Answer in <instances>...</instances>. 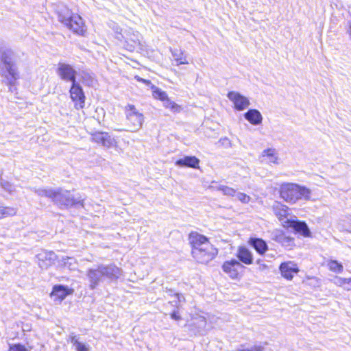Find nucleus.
I'll return each instance as SVG.
<instances>
[{"instance_id": "nucleus-1", "label": "nucleus", "mask_w": 351, "mask_h": 351, "mask_svg": "<svg viewBox=\"0 0 351 351\" xmlns=\"http://www.w3.org/2000/svg\"><path fill=\"white\" fill-rule=\"evenodd\" d=\"M0 76L2 82L9 86L10 89L20 77L16 55L12 49L7 47H0Z\"/></svg>"}, {"instance_id": "nucleus-2", "label": "nucleus", "mask_w": 351, "mask_h": 351, "mask_svg": "<svg viewBox=\"0 0 351 351\" xmlns=\"http://www.w3.org/2000/svg\"><path fill=\"white\" fill-rule=\"evenodd\" d=\"M121 276V269L114 264L99 265L97 268L86 271V278L89 288L95 289L105 279L110 282L117 280Z\"/></svg>"}, {"instance_id": "nucleus-3", "label": "nucleus", "mask_w": 351, "mask_h": 351, "mask_svg": "<svg viewBox=\"0 0 351 351\" xmlns=\"http://www.w3.org/2000/svg\"><path fill=\"white\" fill-rule=\"evenodd\" d=\"M34 192L39 196L47 197L60 208L71 206H84V199L75 197L70 191L62 189H36Z\"/></svg>"}, {"instance_id": "nucleus-4", "label": "nucleus", "mask_w": 351, "mask_h": 351, "mask_svg": "<svg viewBox=\"0 0 351 351\" xmlns=\"http://www.w3.org/2000/svg\"><path fill=\"white\" fill-rule=\"evenodd\" d=\"M280 194L287 202L295 203L298 199H308L311 191L306 187L296 184L287 183L281 185Z\"/></svg>"}, {"instance_id": "nucleus-5", "label": "nucleus", "mask_w": 351, "mask_h": 351, "mask_svg": "<svg viewBox=\"0 0 351 351\" xmlns=\"http://www.w3.org/2000/svg\"><path fill=\"white\" fill-rule=\"evenodd\" d=\"M58 20L77 34L84 35L86 32L82 17L77 14H73L67 8H63L58 12Z\"/></svg>"}, {"instance_id": "nucleus-6", "label": "nucleus", "mask_w": 351, "mask_h": 351, "mask_svg": "<svg viewBox=\"0 0 351 351\" xmlns=\"http://www.w3.org/2000/svg\"><path fill=\"white\" fill-rule=\"evenodd\" d=\"M199 249L191 250L193 257L199 263L206 264L212 261L217 254L218 250L212 244Z\"/></svg>"}, {"instance_id": "nucleus-7", "label": "nucleus", "mask_w": 351, "mask_h": 351, "mask_svg": "<svg viewBox=\"0 0 351 351\" xmlns=\"http://www.w3.org/2000/svg\"><path fill=\"white\" fill-rule=\"evenodd\" d=\"M125 113L126 118L131 127L132 131L138 130L144 121V117L140 113L133 104H128L125 108Z\"/></svg>"}, {"instance_id": "nucleus-8", "label": "nucleus", "mask_w": 351, "mask_h": 351, "mask_svg": "<svg viewBox=\"0 0 351 351\" xmlns=\"http://www.w3.org/2000/svg\"><path fill=\"white\" fill-rule=\"evenodd\" d=\"M57 74L64 82L73 83V82L77 81V71L69 64L59 62Z\"/></svg>"}, {"instance_id": "nucleus-9", "label": "nucleus", "mask_w": 351, "mask_h": 351, "mask_svg": "<svg viewBox=\"0 0 351 351\" xmlns=\"http://www.w3.org/2000/svg\"><path fill=\"white\" fill-rule=\"evenodd\" d=\"M141 35L138 32L128 28L124 30L125 47L130 51H134L141 45Z\"/></svg>"}, {"instance_id": "nucleus-10", "label": "nucleus", "mask_w": 351, "mask_h": 351, "mask_svg": "<svg viewBox=\"0 0 351 351\" xmlns=\"http://www.w3.org/2000/svg\"><path fill=\"white\" fill-rule=\"evenodd\" d=\"M70 97L75 103L77 109L83 108L85 104V95L82 86L79 82H73L69 90Z\"/></svg>"}, {"instance_id": "nucleus-11", "label": "nucleus", "mask_w": 351, "mask_h": 351, "mask_svg": "<svg viewBox=\"0 0 351 351\" xmlns=\"http://www.w3.org/2000/svg\"><path fill=\"white\" fill-rule=\"evenodd\" d=\"M227 96L228 98L234 104V108L239 111L245 110L250 104L248 98L238 92H229Z\"/></svg>"}, {"instance_id": "nucleus-12", "label": "nucleus", "mask_w": 351, "mask_h": 351, "mask_svg": "<svg viewBox=\"0 0 351 351\" xmlns=\"http://www.w3.org/2000/svg\"><path fill=\"white\" fill-rule=\"evenodd\" d=\"M92 141L107 148L114 147L116 144L114 137L104 132H95L92 134Z\"/></svg>"}, {"instance_id": "nucleus-13", "label": "nucleus", "mask_w": 351, "mask_h": 351, "mask_svg": "<svg viewBox=\"0 0 351 351\" xmlns=\"http://www.w3.org/2000/svg\"><path fill=\"white\" fill-rule=\"evenodd\" d=\"M272 208L274 213L282 223H283L284 226H287L289 220L292 219V217L289 216V208L279 202H275Z\"/></svg>"}, {"instance_id": "nucleus-14", "label": "nucleus", "mask_w": 351, "mask_h": 351, "mask_svg": "<svg viewBox=\"0 0 351 351\" xmlns=\"http://www.w3.org/2000/svg\"><path fill=\"white\" fill-rule=\"evenodd\" d=\"M242 268H243V266L236 259L226 261L222 265L223 271L233 279L237 278L239 270Z\"/></svg>"}, {"instance_id": "nucleus-15", "label": "nucleus", "mask_w": 351, "mask_h": 351, "mask_svg": "<svg viewBox=\"0 0 351 351\" xmlns=\"http://www.w3.org/2000/svg\"><path fill=\"white\" fill-rule=\"evenodd\" d=\"M189 241L192 247L191 250L202 248L206 246V244H211L206 237L196 232L189 234Z\"/></svg>"}, {"instance_id": "nucleus-16", "label": "nucleus", "mask_w": 351, "mask_h": 351, "mask_svg": "<svg viewBox=\"0 0 351 351\" xmlns=\"http://www.w3.org/2000/svg\"><path fill=\"white\" fill-rule=\"evenodd\" d=\"M72 293L73 290L69 289L67 286L57 285L53 287L51 298H53L54 301L61 302L67 295L72 294Z\"/></svg>"}, {"instance_id": "nucleus-17", "label": "nucleus", "mask_w": 351, "mask_h": 351, "mask_svg": "<svg viewBox=\"0 0 351 351\" xmlns=\"http://www.w3.org/2000/svg\"><path fill=\"white\" fill-rule=\"evenodd\" d=\"M279 269L282 276L287 280H291L294 274L299 271L297 265L291 261L281 263Z\"/></svg>"}, {"instance_id": "nucleus-18", "label": "nucleus", "mask_w": 351, "mask_h": 351, "mask_svg": "<svg viewBox=\"0 0 351 351\" xmlns=\"http://www.w3.org/2000/svg\"><path fill=\"white\" fill-rule=\"evenodd\" d=\"M286 226L293 228L296 232L300 233L305 237H309L311 234L310 230L304 221L292 218L291 220H289L288 225Z\"/></svg>"}, {"instance_id": "nucleus-19", "label": "nucleus", "mask_w": 351, "mask_h": 351, "mask_svg": "<svg viewBox=\"0 0 351 351\" xmlns=\"http://www.w3.org/2000/svg\"><path fill=\"white\" fill-rule=\"evenodd\" d=\"M273 239L288 250H291L294 245V239L279 230L273 233Z\"/></svg>"}, {"instance_id": "nucleus-20", "label": "nucleus", "mask_w": 351, "mask_h": 351, "mask_svg": "<svg viewBox=\"0 0 351 351\" xmlns=\"http://www.w3.org/2000/svg\"><path fill=\"white\" fill-rule=\"evenodd\" d=\"M189 327L194 335H204L206 332V321L203 317H197Z\"/></svg>"}, {"instance_id": "nucleus-21", "label": "nucleus", "mask_w": 351, "mask_h": 351, "mask_svg": "<svg viewBox=\"0 0 351 351\" xmlns=\"http://www.w3.org/2000/svg\"><path fill=\"white\" fill-rule=\"evenodd\" d=\"M40 267H46L56 259V254L52 251H43L36 256Z\"/></svg>"}, {"instance_id": "nucleus-22", "label": "nucleus", "mask_w": 351, "mask_h": 351, "mask_svg": "<svg viewBox=\"0 0 351 351\" xmlns=\"http://www.w3.org/2000/svg\"><path fill=\"white\" fill-rule=\"evenodd\" d=\"M199 160L195 156H187L180 158L176 161V165L178 167H191L194 169L199 168Z\"/></svg>"}, {"instance_id": "nucleus-23", "label": "nucleus", "mask_w": 351, "mask_h": 351, "mask_svg": "<svg viewBox=\"0 0 351 351\" xmlns=\"http://www.w3.org/2000/svg\"><path fill=\"white\" fill-rule=\"evenodd\" d=\"M244 118L252 125H258L262 123L263 116L256 109H250L244 114Z\"/></svg>"}, {"instance_id": "nucleus-24", "label": "nucleus", "mask_w": 351, "mask_h": 351, "mask_svg": "<svg viewBox=\"0 0 351 351\" xmlns=\"http://www.w3.org/2000/svg\"><path fill=\"white\" fill-rule=\"evenodd\" d=\"M249 244L261 255L264 254L268 250L267 243L260 238H250Z\"/></svg>"}, {"instance_id": "nucleus-25", "label": "nucleus", "mask_w": 351, "mask_h": 351, "mask_svg": "<svg viewBox=\"0 0 351 351\" xmlns=\"http://www.w3.org/2000/svg\"><path fill=\"white\" fill-rule=\"evenodd\" d=\"M237 256L241 262L246 265H250L253 262V256L252 252L245 247H239L237 253Z\"/></svg>"}, {"instance_id": "nucleus-26", "label": "nucleus", "mask_w": 351, "mask_h": 351, "mask_svg": "<svg viewBox=\"0 0 351 351\" xmlns=\"http://www.w3.org/2000/svg\"><path fill=\"white\" fill-rule=\"evenodd\" d=\"M171 52L176 66L189 63L186 56L184 55V52L180 49H171Z\"/></svg>"}, {"instance_id": "nucleus-27", "label": "nucleus", "mask_w": 351, "mask_h": 351, "mask_svg": "<svg viewBox=\"0 0 351 351\" xmlns=\"http://www.w3.org/2000/svg\"><path fill=\"white\" fill-rule=\"evenodd\" d=\"M262 156L263 158H266L267 161L270 163H278V156L276 151L274 149L268 148L264 150Z\"/></svg>"}, {"instance_id": "nucleus-28", "label": "nucleus", "mask_w": 351, "mask_h": 351, "mask_svg": "<svg viewBox=\"0 0 351 351\" xmlns=\"http://www.w3.org/2000/svg\"><path fill=\"white\" fill-rule=\"evenodd\" d=\"M16 208L10 206H3L0 205V219L8 217H12L16 214Z\"/></svg>"}, {"instance_id": "nucleus-29", "label": "nucleus", "mask_w": 351, "mask_h": 351, "mask_svg": "<svg viewBox=\"0 0 351 351\" xmlns=\"http://www.w3.org/2000/svg\"><path fill=\"white\" fill-rule=\"evenodd\" d=\"M163 106L173 112H179L182 110L181 106L171 100L169 97L163 101Z\"/></svg>"}, {"instance_id": "nucleus-30", "label": "nucleus", "mask_w": 351, "mask_h": 351, "mask_svg": "<svg viewBox=\"0 0 351 351\" xmlns=\"http://www.w3.org/2000/svg\"><path fill=\"white\" fill-rule=\"evenodd\" d=\"M328 267H329V269L333 272H335V273H341L343 271V265L338 263L337 261H330L328 262Z\"/></svg>"}, {"instance_id": "nucleus-31", "label": "nucleus", "mask_w": 351, "mask_h": 351, "mask_svg": "<svg viewBox=\"0 0 351 351\" xmlns=\"http://www.w3.org/2000/svg\"><path fill=\"white\" fill-rule=\"evenodd\" d=\"M153 95L154 98L159 99L162 102L168 97V95L166 92L158 88L153 91Z\"/></svg>"}, {"instance_id": "nucleus-32", "label": "nucleus", "mask_w": 351, "mask_h": 351, "mask_svg": "<svg viewBox=\"0 0 351 351\" xmlns=\"http://www.w3.org/2000/svg\"><path fill=\"white\" fill-rule=\"evenodd\" d=\"M219 189L226 195L233 196L236 193V191L234 189L226 186H220Z\"/></svg>"}, {"instance_id": "nucleus-33", "label": "nucleus", "mask_w": 351, "mask_h": 351, "mask_svg": "<svg viewBox=\"0 0 351 351\" xmlns=\"http://www.w3.org/2000/svg\"><path fill=\"white\" fill-rule=\"evenodd\" d=\"M8 351H29L26 347L21 343L10 344Z\"/></svg>"}, {"instance_id": "nucleus-34", "label": "nucleus", "mask_w": 351, "mask_h": 351, "mask_svg": "<svg viewBox=\"0 0 351 351\" xmlns=\"http://www.w3.org/2000/svg\"><path fill=\"white\" fill-rule=\"evenodd\" d=\"M0 185L5 191L11 192L14 190V186L9 182L0 178Z\"/></svg>"}, {"instance_id": "nucleus-35", "label": "nucleus", "mask_w": 351, "mask_h": 351, "mask_svg": "<svg viewBox=\"0 0 351 351\" xmlns=\"http://www.w3.org/2000/svg\"><path fill=\"white\" fill-rule=\"evenodd\" d=\"M174 295L177 298V300L174 301L173 302H175V306L177 307V308H178L180 307V304L182 302H185V298L181 293H175Z\"/></svg>"}, {"instance_id": "nucleus-36", "label": "nucleus", "mask_w": 351, "mask_h": 351, "mask_svg": "<svg viewBox=\"0 0 351 351\" xmlns=\"http://www.w3.org/2000/svg\"><path fill=\"white\" fill-rule=\"evenodd\" d=\"M115 38L118 40L122 41L124 36V32H122V29L119 27L114 28Z\"/></svg>"}, {"instance_id": "nucleus-37", "label": "nucleus", "mask_w": 351, "mask_h": 351, "mask_svg": "<svg viewBox=\"0 0 351 351\" xmlns=\"http://www.w3.org/2000/svg\"><path fill=\"white\" fill-rule=\"evenodd\" d=\"M237 197L243 203H247L250 201V197L243 193H237Z\"/></svg>"}, {"instance_id": "nucleus-38", "label": "nucleus", "mask_w": 351, "mask_h": 351, "mask_svg": "<svg viewBox=\"0 0 351 351\" xmlns=\"http://www.w3.org/2000/svg\"><path fill=\"white\" fill-rule=\"evenodd\" d=\"M69 340L73 343V346L76 348L78 346V344L82 343L79 341V337L72 333L69 336Z\"/></svg>"}, {"instance_id": "nucleus-39", "label": "nucleus", "mask_w": 351, "mask_h": 351, "mask_svg": "<svg viewBox=\"0 0 351 351\" xmlns=\"http://www.w3.org/2000/svg\"><path fill=\"white\" fill-rule=\"evenodd\" d=\"M235 351H263V347L261 346H254L250 348H238Z\"/></svg>"}, {"instance_id": "nucleus-40", "label": "nucleus", "mask_w": 351, "mask_h": 351, "mask_svg": "<svg viewBox=\"0 0 351 351\" xmlns=\"http://www.w3.org/2000/svg\"><path fill=\"white\" fill-rule=\"evenodd\" d=\"M346 278H341L339 276H335L334 278V283L339 287H341L343 289L344 283Z\"/></svg>"}, {"instance_id": "nucleus-41", "label": "nucleus", "mask_w": 351, "mask_h": 351, "mask_svg": "<svg viewBox=\"0 0 351 351\" xmlns=\"http://www.w3.org/2000/svg\"><path fill=\"white\" fill-rule=\"evenodd\" d=\"M75 348L76 351H89V346L84 343L78 344V346Z\"/></svg>"}, {"instance_id": "nucleus-42", "label": "nucleus", "mask_w": 351, "mask_h": 351, "mask_svg": "<svg viewBox=\"0 0 351 351\" xmlns=\"http://www.w3.org/2000/svg\"><path fill=\"white\" fill-rule=\"evenodd\" d=\"M170 317L171 319L179 321L181 319V316L179 315L178 311L176 310H174L171 314Z\"/></svg>"}, {"instance_id": "nucleus-43", "label": "nucleus", "mask_w": 351, "mask_h": 351, "mask_svg": "<svg viewBox=\"0 0 351 351\" xmlns=\"http://www.w3.org/2000/svg\"><path fill=\"white\" fill-rule=\"evenodd\" d=\"M343 289L346 291L351 290V278H346V281L343 286Z\"/></svg>"}, {"instance_id": "nucleus-44", "label": "nucleus", "mask_w": 351, "mask_h": 351, "mask_svg": "<svg viewBox=\"0 0 351 351\" xmlns=\"http://www.w3.org/2000/svg\"><path fill=\"white\" fill-rule=\"evenodd\" d=\"M82 77L84 81H86V80H90V82H92V81H93V78L90 75V74L88 73H86V72H82Z\"/></svg>"}, {"instance_id": "nucleus-45", "label": "nucleus", "mask_w": 351, "mask_h": 351, "mask_svg": "<svg viewBox=\"0 0 351 351\" xmlns=\"http://www.w3.org/2000/svg\"><path fill=\"white\" fill-rule=\"evenodd\" d=\"M66 262H64V265L69 264L71 265L72 262L74 261V259L73 258L67 257L66 258Z\"/></svg>"}, {"instance_id": "nucleus-46", "label": "nucleus", "mask_w": 351, "mask_h": 351, "mask_svg": "<svg viewBox=\"0 0 351 351\" xmlns=\"http://www.w3.org/2000/svg\"><path fill=\"white\" fill-rule=\"evenodd\" d=\"M136 80H137V81H138V82H144V83L149 82V81H147V80H145V79H143V78H141V77H138V76H136Z\"/></svg>"}, {"instance_id": "nucleus-47", "label": "nucleus", "mask_w": 351, "mask_h": 351, "mask_svg": "<svg viewBox=\"0 0 351 351\" xmlns=\"http://www.w3.org/2000/svg\"><path fill=\"white\" fill-rule=\"evenodd\" d=\"M168 292L169 293V295H172L173 291L171 289H169Z\"/></svg>"}, {"instance_id": "nucleus-48", "label": "nucleus", "mask_w": 351, "mask_h": 351, "mask_svg": "<svg viewBox=\"0 0 351 351\" xmlns=\"http://www.w3.org/2000/svg\"><path fill=\"white\" fill-rule=\"evenodd\" d=\"M2 173H3V172H2V171L0 169V178H1Z\"/></svg>"}]
</instances>
